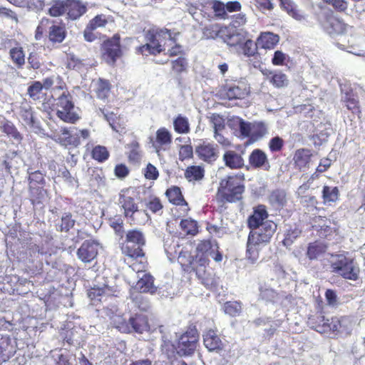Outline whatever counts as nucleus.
Here are the masks:
<instances>
[{"label":"nucleus","mask_w":365,"mask_h":365,"mask_svg":"<svg viewBox=\"0 0 365 365\" xmlns=\"http://www.w3.org/2000/svg\"><path fill=\"white\" fill-rule=\"evenodd\" d=\"M224 312L231 317L240 315L242 311L241 304L238 302H227L224 304Z\"/></svg>","instance_id":"48"},{"label":"nucleus","mask_w":365,"mask_h":365,"mask_svg":"<svg viewBox=\"0 0 365 365\" xmlns=\"http://www.w3.org/2000/svg\"><path fill=\"white\" fill-rule=\"evenodd\" d=\"M210 121L212 124V128L214 130V133L218 132H222L225 130V120L218 114H212L210 117Z\"/></svg>","instance_id":"58"},{"label":"nucleus","mask_w":365,"mask_h":365,"mask_svg":"<svg viewBox=\"0 0 365 365\" xmlns=\"http://www.w3.org/2000/svg\"><path fill=\"white\" fill-rule=\"evenodd\" d=\"M227 126L232 133L239 138L245 139L248 137L250 122L245 121L238 116H231L227 119Z\"/></svg>","instance_id":"15"},{"label":"nucleus","mask_w":365,"mask_h":365,"mask_svg":"<svg viewBox=\"0 0 365 365\" xmlns=\"http://www.w3.org/2000/svg\"><path fill=\"white\" fill-rule=\"evenodd\" d=\"M138 277L139 279L135 285L136 289L140 292H150L151 294L155 292L153 277L150 274L140 272Z\"/></svg>","instance_id":"24"},{"label":"nucleus","mask_w":365,"mask_h":365,"mask_svg":"<svg viewBox=\"0 0 365 365\" xmlns=\"http://www.w3.org/2000/svg\"><path fill=\"white\" fill-rule=\"evenodd\" d=\"M175 132L180 134H186L190 132V123L187 118L178 115L173 120Z\"/></svg>","instance_id":"38"},{"label":"nucleus","mask_w":365,"mask_h":365,"mask_svg":"<svg viewBox=\"0 0 365 365\" xmlns=\"http://www.w3.org/2000/svg\"><path fill=\"white\" fill-rule=\"evenodd\" d=\"M203 341L209 351H220L224 347V344L217 332L210 329L203 335Z\"/></svg>","instance_id":"22"},{"label":"nucleus","mask_w":365,"mask_h":365,"mask_svg":"<svg viewBox=\"0 0 365 365\" xmlns=\"http://www.w3.org/2000/svg\"><path fill=\"white\" fill-rule=\"evenodd\" d=\"M240 46H242L243 54L248 57L254 56L257 49L259 48L258 46H257V41L254 42L250 39L246 40L245 41H244Z\"/></svg>","instance_id":"52"},{"label":"nucleus","mask_w":365,"mask_h":365,"mask_svg":"<svg viewBox=\"0 0 365 365\" xmlns=\"http://www.w3.org/2000/svg\"><path fill=\"white\" fill-rule=\"evenodd\" d=\"M118 202L124 210L126 217H132L135 212L138 211V205L134 198L129 195V191H122L120 193Z\"/></svg>","instance_id":"16"},{"label":"nucleus","mask_w":365,"mask_h":365,"mask_svg":"<svg viewBox=\"0 0 365 365\" xmlns=\"http://www.w3.org/2000/svg\"><path fill=\"white\" fill-rule=\"evenodd\" d=\"M95 91L98 98L105 99L110 93V85L108 81L98 79L94 84Z\"/></svg>","instance_id":"43"},{"label":"nucleus","mask_w":365,"mask_h":365,"mask_svg":"<svg viewBox=\"0 0 365 365\" xmlns=\"http://www.w3.org/2000/svg\"><path fill=\"white\" fill-rule=\"evenodd\" d=\"M339 190L337 187L325 185L322 190L324 202L330 203L336 202L339 198Z\"/></svg>","instance_id":"40"},{"label":"nucleus","mask_w":365,"mask_h":365,"mask_svg":"<svg viewBox=\"0 0 365 365\" xmlns=\"http://www.w3.org/2000/svg\"><path fill=\"white\" fill-rule=\"evenodd\" d=\"M269 201L277 207H282L286 202V195L284 191L275 190L270 195Z\"/></svg>","instance_id":"49"},{"label":"nucleus","mask_w":365,"mask_h":365,"mask_svg":"<svg viewBox=\"0 0 365 365\" xmlns=\"http://www.w3.org/2000/svg\"><path fill=\"white\" fill-rule=\"evenodd\" d=\"M326 250L327 247L323 243L315 242L309 245L307 255L311 260L317 259L323 255Z\"/></svg>","instance_id":"34"},{"label":"nucleus","mask_w":365,"mask_h":365,"mask_svg":"<svg viewBox=\"0 0 365 365\" xmlns=\"http://www.w3.org/2000/svg\"><path fill=\"white\" fill-rule=\"evenodd\" d=\"M244 190V175L239 173L222 179L218 192L225 200L232 202L241 199Z\"/></svg>","instance_id":"5"},{"label":"nucleus","mask_w":365,"mask_h":365,"mask_svg":"<svg viewBox=\"0 0 365 365\" xmlns=\"http://www.w3.org/2000/svg\"><path fill=\"white\" fill-rule=\"evenodd\" d=\"M92 156L93 159L103 162L108 158L109 153L106 147L97 145L93 149Z\"/></svg>","instance_id":"54"},{"label":"nucleus","mask_w":365,"mask_h":365,"mask_svg":"<svg viewBox=\"0 0 365 365\" xmlns=\"http://www.w3.org/2000/svg\"><path fill=\"white\" fill-rule=\"evenodd\" d=\"M311 154L308 150H298L294 155V161L296 165L302 169L305 168L310 162Z\"/></svg>","instance_id":"39"},{"label":"nucleus","mask_w":365,"mask_h":365,"mask_svg":"<svg viewBox=\"0 0 365 365\" xmlns=\"http://www.w3.org/2000/svg\"><path fill=\"white\" fill-rule=\"evenodd\" d=\"M96 284H94L88 293V297L92 301L102 302L103 298L110 297L114 293L113 287L108 284V282L104 279L103 277L98 276L96 278Z\"/></svg>","instance_id":"10"},{"label":"nucleus","mask_w":365,"mask_h":365,"mask_svg":"<svg viewBox=\"0 0 365 365\" xmlns=\"http://www.w3.org/2000/svg\"><path fill=\"white\" fill-rule=\"evenodd\" d=\"M43 86V88L46 90L51 89L52 97L57 96V93L63 91L66 88V83L62 78L58 75H53L43 80L41 83Z\"/></svg>","instance_id":"20"},{"label":"nucleus","mask_w":365,"mask_h":365,"mask_svg":"<svg viewBox=\"0 0 365 365\" xmlns=\"http://www.w3.org/2000/svg\"><path fill=\"white\" fill-rule=\"evenodd\" d=\"M162 351L165 354L168 358L173 356L175 352H176L177 344H174L166 335L162 336Z\"/></svg>","instance_id":"47"},{"label":"nucleus","mask_w":365,"mask_h":365,"mask_svg":"<svg viewBox=\"0 0 365 365\" xmlns=\"http://www.w3.org/2000/svg\"><path fill=\"white\" fill-rule=\"evenodd\" d=\"M205 170L200 165H191L187 168L185 172V178L191 181H198L203 178Z\"/></svg>","instance_id":"35"},{"label":"nucleus","mask_w":365,"mask_h":365,"mask_svg":"<svg viewBox=\"0 0 365 365\" xmlns=\"http://www.w3.org/2000/svg\"><path fill=\"white\" fill-rule=\"evenodd\" d=\"M220 95L228 100L245 98L250 93V87L243 81H226L220 91Z\"/></svg>","instance_id":"8"},{"label":"nucleus","mask_w":365,"mask_h":365,"mask_svg":"<svg viewBox=\"0 0 365 365\" xmlns=\"http://www.w3.org/2000/svg\"><path fill=\"white\" fill-rule=\"evenodd\" d=\"M66 37V30L63 26L52 25L49 27L48 38L53 43H61Z\"/></svg>","instance_id":"37"},{"label":"nucleus","mask_w":365,"mask_h":365,"mask_svg":"<svg viewBox=\"0 0 365 365\" xmlns=\"http://www.w3.org/2000/svg\"><path fill=\"white\" fill-rule=\"evenodd\" d=\"M250 163L256 168L264 165L265 169H267L269 167L266 154L259 149L252 152L250 155Z\"/></svg>","instance_id":"32"},{"label":"nucleus","mask_w":365,"mask_h":365,"mask_svg":"<svg viewBox=\"0 0 365 365\" xmlns=\"http://www.w3.org/2000/svg\"><path fill=\"white\" fill-rule=\"evenodd\" d=\"M172 143V135L166 128H160L156 131V140L153 147L156 153L160 155L161 150H166Z\"/></svg>","instance_id":"19"},{"label":"nucleus","mask_w":365,"mask_h":365,"mask_svg":"<svg viewBox=\"0 0 365 365\" xmlns=\"http://www.w3.org/2000/svg\"><path fill=\"white\" fill-rule=\"evenodd\" d=\"M249 127L247 138L252 141H257L267 133V128L262 122H250Z\"/></svg>","instance_id":"27"},{"label":"nucleus","mask_w":365,"mask_h":365,"mask_svg":"<svg viewBox=\"0 0 365 365\" xmlns=\"http://www.w3.org/2000/svg\"><path fill=\"white\" fill-rule=\"evenodd\" d=\"M198 158L207 163H212L218 158L217 145L207 141L200 142L195 148Z\"/></svg>","instance_id":"13"},{"label":"nucleus","mask_w":365,"mask_h":365,"mask_svg":"<svg viewBox=\"0 0 365 365\" xmlns=\"http://www.w3.org/2000/svg\"><path fill=\"white\" fill-rule=\"evenodd\" d=\"M322 26L329 35L341 34L346 30V25L333 15L326 17Z\"/></svg>","instance_id":"18"},{"label":"nucleus","mask_w":365,"mask_h":365,"mask_svg":"<svg viewBox=\"0 0 365 365\" xmlns=\"http://www.w3.org/2000/svg\"><path fill=\"white\" fill-rule=\"evenodd\" d=\"M179 245L175 243L173 246L168 245L166 242L164 245L165 251L170 260H173L178 257V259L180 264L183 265L190 264L194 269H196L197 274H201L204 272V268L209 263V257H212L216 262H220L222 259L220 253H215V250L210 241H202L198 243L196 247V253L194 257L189 256L186 258V253L182 250L178 251L175 248Z\"/></svg>","instance_id":"1"},{"label":"nucleus","mask_w":365,"mask_h":365,"mask_svg":"<svg viewBox=\"0 0 365 365\" xmlns=\"http://www.w3.org/2000/svg\"><path fill=\"white\" fill-rule=\"evenodd\" d=\"M31 200L34 205L41 204L47 199V191L43 186H33L30 187Z\"/></svg>","instance_id":"36"},{"label":"nucleus","mask_w":365,"mask_h":365,"mask_svg":"<svg viewBox=\"0 0 365 365\" xmlns=\"http://www.w3.org/2000/svg\"><path fill=\"white\" fill-rule=\"evenodd\" d=\"M108 23L106 16L103 14L96 16L87 24L89 29L96 30L97 29L104 27Z\"/></svg>","instance_id":"55"},{"label":"nucleus","mask_w":365,"mask_h":365,"mask_svg":"<svg viewBox=\"0 0 365 365\" xmlns=\"http://www.w3.org/2000/svg\"><path fill=\"white\" fill-rule=\"evenodd\" d=\"M341 102L353 114L359 115L361 113L359 103L350 85L346 83L341 85Z\"/></svg>","instance_id":"12"},{"label":"nucleus","mask_w":365,"mask_h":365,"mask_svg":"<svg viewBox=\"0 0 365 365\" xmlns=\"http://www.w3.org/2000/svg\"><path fill=\"white\" fill-rule=\"evenodd\" d=\"M27 59L30 68L36 70L41 67V54L36 51H31Z\"/></svg>","instance_id":"59"},{"label":"nucleus","mask_w":365,"mask_h":365,"mask_svg":"<svg viewBox=\"0 0 365 365\" xmlns=\"http://www.w3.org/2000/svg\"><path fill=\"white\" fill-rule=\"evenodd\" d=\"M130 333L135 331L142 334L149 330L148 319L145 315L136 314L135 317L130 318Z\"/></svg>","instance_id":"26"},{"label":"nucleus","mask_w":365,"mask_h":365,"mask_svg":"<svg viewBox=\"0 0 365 365\" xmlns=\"http://www.w3.org/2000/svg\"><path fill=\"white\" fill-rule=\"evenodd\" d=\"M75 220L72 219L70 214H66L61 218V223L60 225L61 231L68 232L73 227Z\"/></svg>","instance_id":"62"},{"label":"nucleus","mask_w":365,"mask_h":365,"mask_svg":"<svg viewBox=\"0 0 365 365\" xmlns=\"http://www.w3.org/2000/svg\"><path fill=\"white\" fill-rule=\"evenodd\" d=\"M145 243V240L142 232L138 230H129L126 234V240L122 247V251L130 257H141L144 255L142 247Z\"/></svg>","instance_id":"6"},{"label":"nucleus","mask_w":365,"mask_h":365,"mask_svg":"<svg viewBox=\"0 0 365 365\" xmlns=\"http://www.w3.org/2000/svg\"><path fill=\"white\" fill-rule=\"evenodd\" d=\"M99 244L94 240L84 241L77 250L78 258L83 262H92L98 255Z\"/></svg>","instance_id":"14"},{"label":"nucleus","mask_w":365,"mask_h":365,"mask_svg":"<svg viewBox=\"0 0 365 365\" xmlns=\"http://www.w3.org/2000/svg\"><path fill=\"white\" fill-rule=\"evenodd\" d=\"M319 324L316 327V330L320 333H327L328 331L336 332L339 330L338 318L325 319L324 317H319Z\"/></svg>","instance_id":"29"},{"label":"nucleus","mask_w":365,"mask_h":365,"mask_svg":"<svg viewBox=\"0 0 365 365\" xmlns=\"http://www.w3.org/2000/svg\"><path fill=\"white\" fill-rule=\"evenodd\" d=\"M166 195L168 197V200L173 204L177 205H182L183 204H186L182 193L181 190L178 187H173L168 189L166 191Z\"/></svg>","instance_id":"41"},{"label":"nucleus","mask_w":365,"mask_h":365,"mask_svg":"<svg viewBox=\"0 0 365 365\" xmlns=\"http://www.w3.org/2000/svg\"><path fill=\"white\" fill-rule=\"evenodd\" d=\"M58 141L64 146L73 145L76 147L80 144L78 134L76 133L74 128L71 130L64 128L62 130V134L58 136Z\"/></svg>","instance_id":"30"},{"label":"nucleus","mask_w":365,"mask_h":365,"mask_svg":"<svg viewBox=\"0 0 365 365\" xmlns=\"http://www.w3.org/2000/svg\"><path fill=\"white\" fill-rule=\"evenodd\" d=\"M222 158L225 165L231 169L241 168L244 165L242 157L234 150L226 151Z\"/></svg>","instance_id":"25"},{"label":"nucleus","mask_w":365,"mask_h":365,"mask_svg":"<svg viewBox=\"0 0 365 365\" xmlns=\"http://www.w3.org/2000/svg\"><path fill=\"white\" fill-rule=\"evenodd\" d=\"M29 174V187L33 186H43L45 183L43 175L38 170L34 172L28 171Z\"/></svg>","instance_id":"51"},{"label":"nucleus","mask_w":365,"mask_h":365,"mask_svg":"<svg viewBox=\"0 0 365 365\" xmlns=\"http://www.w3.org/2000/svg\"><path fill=\"white\" fill-rule=\"evenodd\" d=\"M87 11V3L81 0H67V15L68 19L76 20Z\"/></svg>","instance_id":"17"},{"label":"nucleus","mask_w":365,"mask_h":365,"mask_svg":"<svg viewBox=\"0 0 365 365\" xmlns=\"http://www.w3.org/2000/svg\"><path fill=\"white\" fill-rule=\"evenodd\" d=\"M244 41L245 36L238 32L230 34L225 38V42L230 46H240Z\"/></svg>","instance_id":"53"},{"label":"nucleus","mask_w":365,"mask_h":365,"mask_svg":"<svg viewBox=\"0 0 365 365\" xmlns=\"http://www.w3.org/2000/svg\"><path fill=\"white\" fill-rule=\"evenodd\" d=\"M284 145V140L279 136L272 138L269 143V148L272 152L279 151Z\"/></svg>","instance_id":"64"},{"label":"nucleus","mask_w":365,"mask_h":365,"mask_svg":"<svg viewBox=\"0 0 365 365\" xmlns=\"http://www.w3.org/2000/svg\"><path fill=\"white\" fill-rule=\"evenodd\" d=\"M198 334L196 329H191L180 336L177 343L176 353L180 356H190L197 348Z\"/></svg>","instance_id":"9"},{"label":"nucleus","mask_w":365,"mask_h":365,"mask_svg":"<svg viewBox=\"0 0 365 365\" xmlns=\"http://www.w3.org/2000/svg\"><path fill=\"white\" fill-rule=\"evenodd\" d=\"M220 32V25L217 24H210L203 28V36L207 39L215 38Z\"/></svg>","instance_id":"56"},{"label":"nucleus","mask_w":365,"mask_h":365,"mask_svg":"<svg viewBox=\"0 0 365 365\" xmlns=\"http://www.w3.org/2000/svg\"><path fill=\"white\" fill-rule=\"evenodd\" d=\"M9 56L18 68H22L25 64V55L21 47L12 48L9 51Z\"/></svg>","instance_id":"44"},{"label":"nucleus","mask_w":365,"mask_h":365,"mask_svg":"<svg viewBox=\"0 0 365 365\" xmlns=\"http://www.w3.org/2000/svg\"><path fill=\"white\" fill-rule=\"evenodd\" d=\"M21 118L24 123L31 128H38V123L35 120L33 112L30 109L21 108Z\"/></svg>","instance_id":"50"},{"label":"nucleus","mask_w":365,"mask_h":365,"mask_svg":"<svg viewBox=\"0 0 365 365\" xmlns=\"http://www.w3.org/2000/svg\"><path fill=\"white\" fill-rule=\"evenodd\" d=\"M114 312H117L115 307L113 310L110 309L106 312L111 320V324L120 332L130 333V320L127 322L121 315L115 314Z\"/></svg>","instance_id":"23"},{"label":"nucleus","mask_w":365,"mask_h":365,"mask_svg":"<svg viewBox=\"0 0 365 365\" xmlns=\"http://www.w3.org/2000/svg\"><path fill=\"white\" fill-rule=\"evenodd\" d=\"M212 9L217 16L225 18L226 16V6L222 2L218 1H213L212 3Z\"/></svg>","instance_id":"63"},{"label":"nucleus","mask_w":365,"mask_h":365,"mask_svg":"<svg viewBox=\"0 0 365 365\" xmlns=\"http://www.w3.org/2000/svg\"><path fill=\"white\" fill-rule=\"evenodd\" d=\"M180 227L185 235H194L197 232V222L191 218L182 220L180 223Z\"/></svg>","instance_id":"45"},{"label":"nucleus","mask_w":365,"mask_h":365,"mask_svg":"<svg viewBox=\"0 0 365 365\" xmlns=\"http://www.w3.org/2000/svg\"><path fill=\"white\" fill-rule=\"evenodd\" d=\"M43 87V86H42L41 82L34 81L31 86H29L27 93L34 100L39 99Z\"/></svg>","instance_id":"57"},{"label":"nucleus","mask_w":365,"mask_h":365,"mask_svg":"<svg viewBox=\"0 0 365 365\" xmlns=\"http://www.w3.org/2000/svg\"><path fill=\"white\" fill-rule=\"evenodd\" d=\"M102 56L108 64L115 63L117 58L121 56L119 36H114L103 43Z\"/></svg>","instance_id":"11"},{"label":"nucleus","mask_w":365,"mask_h":365,"mask_svg":"<svg viewBox=\"0 0 365 365\" xmlns=\"http://www.w3.org/2000/svg\"><path fill=\"white\" fill-rule=\"evenodd\" d=\"M279 36L272 32H262L257 38V46L264 50L273 49L279 43Z\"/></svg>","instance_id":"21"},{"label":"nucleus","mask_w":365,"mask_h":365,"mask_svg":"<svg viewBox=\"0 0 365 365\" xmlns=\"http://www.w3.org/2000/svg\"><path fill=\"white\" fill-rule=\"evenodd\" d=\"M0 130L7 135L13 138L16 142H20L21 135L18 132L12 123L9 121H3L0 125Z\"/></svg>","instance_id":"42"},{"label":"nucleus","mask_w":365,"mask_h":365,"mask_svg":"<svg viewBox=\"0 0 365 365\" xmlns=\"http://www.w3.org/2000/svg\"><path fill=\"white\" fill-rule=\"evenodd\" d=\"M276 229L277 225L270 220L252 229L248 236L246 250V257L251 263L257 262L259 250L270 241Z\"/></svg>","instance_id":"3"},{"label":"nucleus","mask_w":365,"mask_h":365,"mask_svg":"<svg viewBox=\"0 0 365 365\" xmlns=\"http://www.w3.org/2000/svg\"><path fill=\"white\" fill-rule=\"evenodd\" d=\"M47 5L49 6L48 14L53 17H58L66 12L67 0H51Z\"/></svg>","instance_id":"31"},{"label":"nucleus","mask_w":365,"mask_h":365,"mask_svg":"<svg viewBox=\"0 0 365 365\" xmlns=\"http://www.w3.org/2000/svg\"><path fill=\"white\" fill-rule=\"evenodd\" d=\"M338 322L339 330L336 331V332H349L353 326L351 319L348 317L338 318Z\"/></svg>","instance_id":"60"},{"label":"nucleus","mask_w":365,"mask_h":365,"mask_svg":"<svg viewBox=\"0 0 365 365\" xmlns=\"http://www.w3.org/2000/svg\"><path fill=\"white\" fill-rule=\"evenodd\" d=\"M264 74L267 76L270 83L277 88H282L288 84L287 76L280 71H266Z\"/></svg>","instance_id":"33"},{"label":"nucleus","mask_w":365,"mask_h":365,"mask_svg":"<svg viewBox=\"0 0 365 365\" xmlns=\"http://www.w3.org/2000/svg\"><path fill=\"white\" fill-rule=\"evenodd\" d=\"M329 262L334 272L344 279L351 280L358 279L359 268L348 252L331 255Z\"/></svg>","instance_id":"4"},{"label":"nucleus","mask_w":365,"mask_h":365,"mask_svg":"<svg viewBox=\"0 0 365 365\" xmlns=\"http://www.w3.org/2000/svg\"><path fill=\"white\" fill-rule=\"evenodd\" d=\"M130 152L128 155L129 160L133 162H138L140 159V154L139 151V144L136 141H133L128 145Z\"/></svg>","instance_id":"61"},{"label":"nucleus","mask_w":365,"mask_h":365,"mask_svg":"<svg viewBox=\"0 0 365 365\" xmlns=\"http://www.w3.org/2000/svg\"><path fill=\"white\" fill-rule=\"evenodd\" d=\"M259 292V297L262 299L274 303L279 301V294L272 288L261 287Z\"/></svg>","instance_id":"46"},{"label":"nucleus","mask_w":365,"mask_h":365,"mask_svg":"<svg viewBox=\"0 0 365 365\" xmlns=\"http://www.w3.org/2000/svg\"><path fill=\"white\" fill-rule=\"evenodd\" d=\"M268 216L265 207L258 206L253 214L248 219V225L250 228L255 229L264 223V220Z\"/></svg>","instance_id":"28"},{"label":"nucleus","mask_w":365,"mask_h":365,"mask_svg":"<svg viewBox=\"0 0 365 365\" xmlns=\"http://www.w3.org/2000/svg\"><path fill=\"white\" fill-rule=\"evenodd\" d=\"M62 93H58L57 96V111L56 114L58 117L67 123H75L78 119V116L73 111L74 105L71 101V96L68 91H61Z\"/></svg>","instance_id":"7"},{"label":"nucleus","mask_w":365,"mask_h":365,"mask_svg":"<svg viewBox=\"0 0 365 365\" xmlns=\"http://www.w3.org/2000/svg\"><path fill=\"white\" fill-rule=\"evenodd\" d=\"M178 32H172L168 29H153L148 32L146 39L148 42L139 48L140 52L143 55L160 53L166 49V46H171L168 49L169 55L177 56L181 53V46L175 44Z\"/></svg>","instance_id":"2"}]
</instances>
